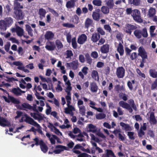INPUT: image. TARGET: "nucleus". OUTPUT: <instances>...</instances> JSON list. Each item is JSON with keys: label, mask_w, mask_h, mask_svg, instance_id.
I'll return each mask as SVG.
<instances>
[{"label": "nucleus", "mask_w": 157, "mask_h": 157, "mask_svg": "<svg viewBox=\"0 0 157 157\" xmlns=\"http://www.w3.org/2000/svg\"><path fill=\"white\" fill-rule=\"evenodd\" d=\"M63 26L67 28H73L75 27V25L71 24L69 23H64L62 24Z\"/></svg>", "instance_id": "nucleus-52"}, {"label": "nucleus", "mask_w": 157, "mask_h": 157, "mask_svg": "<svg viewBox=\"0 0 157 157\" xmlns=\"http://www.w3.org/2000/svg\"><path fill=\"white\" fill-rule=\"evenodd\" d=\"M26 30L28 33V34L31 36L32 37L33 36V30L31 26L28 24L25 25Z\"/></svg>", "instance_id": "nucleus-29"}, {"label": "nucleus", "mask_w": 157, "mask_h": 157, "mask_svg": "<svg viewBox=\"0 0 157 157\" xmlns=\"http://www.w3.org/2000/svg\"><path fill=\"white\" fill-rule=\"evenodd\" d=\"M17 34L18 36L21 37L23 35L24 31L22 28L19 26H17Z\"/></svg>", "instance_id": "nucleus-27"}, {"label": "nucleus", "mask_w": 157, "mask_h": 157, "mask_svg": "<svg viewBox=\"0 0 157 157\" xmlns=\"http://www.w3.org/2000/svg\"><path fill=\"white\" fill-rule=\"evenodd\" d=\"M93 22V20L88 18H87L86 20L85 23V27L86 28H88L89 27L91 26Z\"/></svg>", "instance_id": "nucleus-24"}, {"label": "nucleus", "mask_w": 157, "mask_h": 157, "mask_svg": "<svg viewBox=\"0 0 157 157\" xmlns=\"http://www.w3.org/2000/svg\"><path fill=\"white\" fill-rule=\"evenodd\" d=\"M149 73L150 76L153 78H156L157 77V72L154 70H150Z\"/></svg>", "instance_id": "nucleus-42"}, {"label": "nucleus", "mask_w": 157, "mask_h": 157, "mask_svg": "<svg viewBox=\"0 0 157 157\" xmlns=\"http://www.w3.org/2000/svg\"><path fill=\"white\" fill-rule=\"evenodd\" d=\"M92 3L94 5L100 6L101 5L102 2L101 0H94Z\"/></svg>", "instance_id": "nucleus-50"}, {"label": "nucleus", "mask_w": 157, "mask_h": 157, "mask_svg": "<svg viewBox=\"0 0 157 157\" xmlns=\"http://www.w3.org/2000/svg\"><path fill=\"white\" fill-rule=\"evenodd\" d=\"M87 37L84 34L81 35L78 38L77 40L78 43L80 44H83L86 40Z\"/></svg>", "instance_id": "nucleus-10"}, {"label": "nucleus", "mask_w": 157, "mask_h": 157, "mask_svg": "<svg viewBox=\"0 0 157 157\" xmlns=\"http://www.w3.org/2000/svg\"><path fill=\"white\" fill-rule=\"evenodd\" d=\"M119 104L123 108L128 109L130 113H132V109L130 105L127 103L121 101L119 102Z\"/></svg>", "instance_id": "nucleus-11"}, {"label": "nucleus", "mask_w": 157, "mask_h": 157, "mask_svg": "<svg viewBox=\"0 0 157 157\" xmlns=\"http://www.w3.org/2000/svg\"><path fill=\"white\" fill-rule=\"evenodd\" d=\"M95 150L98 151L99 153H101L103 151V150L102 149H101L98 147H97L95 148L94 147L92 148L91 151L92 153H95Z\"/></svg>", "instance_id": "nucleus-45"}, {"label": "nucleus", "mask_w": 157, "mask_h": 157, "mask_svg": "<svg viewBox=\"0 0 157 157\" xmlns=\"http://www.w3.org/2000/svg\"><path fill=\"white\" fill-rule=\"evenodd\" d=\"M40 148L41 150L44 153H46L48 151V147L46 144L43 141L40 142Z\"/></svg>", "instance_id": "nucleus-21"}, {"label": "nucleus", "mask_w": 157, "mask_h": 157, "mask_svg": "<svg viewBox=\"0 0 157 157\" xmlns=\"http://www.w3.org/2000/svg\"><path fill=\"white\" fill-rule=\"evenodd\" d=\"M120 124L123 128L126 131H131L132 128L128 124H125L123 122H121Z\"/></svg>", "instance_id": "nucleus-26"}, {"label": "nucleus", "mask_w": 157, "mask_h": 157, "mask_svg": "<svg viewBox=\"0 0 157 157\" xmlns=\"http://www.w3.org/2000/svg\"><path fill=\"white\" fill-rule=\"evenodd\" d=\"M36 107V104H33V106H31V110H32L35 112L30 113V114L35 120H37L39 121H41L44 119V115L39 112Z\"/></svg>", "instance_id": "nucleus-1"}, {"label": "nucleus", "mask_w": 157, "mask_h": 157, "mask_svg": "<svg viewBox=\"0 0 157 157\" xmlns=\"http://www.w3.org/2000/svg\"><path fill=\"white\" fill-rule=\"evenodd\" d=\"M157 87V79H156L152 84L151 89L154 90Z\"/></svg>", "instance_id": "nucleus-64"}, {"label": "nucleus", "mask_w": 157, "mask_h": 157, "mask_svg": "<svg viewBox=\"0 0 157 157\" xmlns=\"http://www.w3.org/2000/svg\"><path fill=\"white\" fill-rule=\"evenodd\" d=\"M105 115L104 113H99L96 116V118L98 119H101L105 117Z\"/></svg>", "instance_id": "nucleus-57"}, {"label": "nucleus", "mask_w": 157, "mask_h": 157, "mask_svg": "<svg viewBox=\"0 0 157 157\" xmlns=\"http://www.w3.org/2000/svg\"><path fill=\"white\" fill-rule=\"evenodd\" d=\"M134 33L135 36L137 38H140L141 37L142 33L141 31L138 30H135Z\"/></svg>", "instance_id": "nucleus-41"}, {"label": "nucleus", "mask_w": 157, "mask_h": 157, "mask_svg": "<svg viewBox=\"0 0 157 157\" xmlns=\"http://www.w3.org/2000/svg\"><path fill=\"white\" fill-rule=\"evenodd\" d=\"M155 13V9L151 8L149 11L148 15L149 17H153Z\"/></svg>", "instance_id": "nucleus-44"}, {"label": "nucleus", "mask_w": 157, "mask_h": 157, "mask_svg": "<svg viewBox=\"0 0 157 157\" xmlns=\"http://www.w3.org/2000/svg\"><path fill=\"white\" fill-rule=\"evenodd\" d=\"M25 121L27 123L35 126L40 127V125L31 117L28 116L27 114L25 115Z\"/></svg>", "instance_id": "nucleus-7"}, {"label": "nucleus", "mask_w": 157, "mask_h": 157, "mask_svg": "<svg viewBox=\"0 0 157 157\" xmlns=\"http://www.w3.org/2000/svg\"><path fill=\"white\" fill-rule=\"evenodd\" d=\"M123 35L121 34H118V41H120L119 44V47L118 46V52H119L121 56H122L124 52V50L123 46L122 44L123 43V42L122 39L123 37Z\"/></svg>", "instance_id": "nucleus-5"}, {"label": "nucleus", "mask_w": 157, "mask_h": 157, "mask_svg": "<svg viewBox=\"0 0 157 157\" xmlns=\"http://www.w3.org/2000/svg\"><path fill=\"white\" fill-rule=\"evenodd\" d=\"M75 4V3L70 1H69L67 2L66 6L67 8L70 9L74 7Z\"/></svg>", "instance_id": "nucleus-35"}, {"label": "nucleus", "mask_w": 157, "mask_h": 157, "mask_svg": "<svg viewBox=\"0 0 157 157\" xmlns=\"http://www.w3.org/2000/svg\"><path fill=\"white\" fill-rule=\"evenodd\" d=\"M72 45L73 48L74 49L77 48V44L76 41V38L75 37L73 38L71 40Z\"/></svg>", "instance_id": "nucleus-43"}, {"label": "nucleus", "mask_w": 157, "mask_h": 157, "mask_svg": "<svg viewBox=\"0 0 157 157\" xmlns=\"http://www.w3.org/2000/svg\"><path fill=\"white\" fill-rule=\"evenodd\" d=\"M46 136L48 138L49 140L51 143L52 144H55L56 143V140L54 138V136L55 135L52 134L51 135L49 133H47L46 134Z\"/></svg>", "instance_id": "nucleus-23"}, {"label": "nucleus", "mask_w": 157, "mask_h": 157, "mask_svg": "<svg viewBox=\"0 0 157 157\" xmlns=\"http://www.w3.org/2000/svg\"><path fill=\"white\" fill-rule=\"evenodd\" d=\"M66 91L67 93V95L66 96L65 98L67 102V104L68 105H69V104H70L71 103V94L70 92H68L67 91Z\"/></svg>", "instance_id": "nucleus-31"}, {"label": "nucleus", "mask_w": 157, "mask_h": 157, "mask_svg": "<svg viewBox=\"0 0 157 157\" xmlns=\"http://www.w3.org/2000/svg\"><path fill=\"white\" fill-rule=\"evenodd\" d=\"M10 42H7L6 44L4 45V48L7 52H8L10 47Z\"/></svg>", "instance_id": "nucleus-56"}, {"label": "nucleus", "mask_w": 157, "mask_h": 157, "mask_svg": "<svg viewBox=\"0 0 157 157\" xmlns=\"http://www.w3.org/2000/svg\"><path fill=\"white\" fill-rule=\"evenodd\" d=\"M149 121L151 124H154L156 123V120L155 118L154 113L153 112L150 113Z\"/></svg>", "instance_id": "nucleus-16"}, {"label": "nucleus", "mask_w": 157, "mask_h": 157, "mask_svg": "<svg viewBox=\"0 0 157 157\" xmlns=\"http://www.w3.org/2000/svg\"><path fill=\"white\" fill-rule=\"evenodd\" d=\"M90 87L91 91L94 93H96L98 89L96 83L94 82L91 83Z\"/></svg>", "instance_id": "nucleus-13"}, {"label": "nucleus", "mask_w": 157, "mask_h": 157, "mask_svg": "<svg viewBox=\"0 0 157 157\" xmlns=\"http://www.w3.org/2000/svg\"><path fill=\"white\" fill-rule=\"evenodd\" d=\"M140 14V12L137 10H134L132 12V16L133 18H136V17Z\"/></svg>", "instance_id": "nucleus-46"}, {"label": "nucleus", "mask_w": 157, "mask_h": 157, "mask_svg": "<svg viewBox=\"0 0 157 157\" xmlns=\"http://www.w3.org/2000/svg\"><path fill=\"white\" fill-rule=\"evenodd\" d=\"M33 140L35 141V144L36 146H38L39 145H41L40 144V142L43 141L42 140H39V138L37 137H36L35 138L33 139Z\"/></svg>", "instance_id": "nucleus-55"}, {"label": "nucleus", "mask_w": 157, "mask_h": 157, "mask_svg": "<svg viewBox=\"0 0 157 157\" xmlns=\"http://www.w3.org/2000/svg\"><path fill=\"white\" fill-rule=\"evenodd\" d=\"M85 57L87 63L89 65H91L93 61V60L91 58L89 54L86 53L85 54Z\"/></svg>", "instance_id": "nucleus-30"}, {"label": "nucleus", "mask_w": 157, "mask_h": 157, "mask_svg": "<svg viewBox=\"0 0 157 157\" xmlns=\"http://www.w3.org/2000/svg\"><path fill=\"white\" fill-rule=\"evenodd\" d=\"M100 10L99 9H95V11L93 12L92 17L94 20L98 21L101 17V14L100 13Z\"/></svg>", "instance_id": "nucleus-9"}, {"label": "nucleus", "mask_w": 157, "mask_h": 157, "mask_svg": "<svg viewBox=\"0 0 157 157\" xmlns=\"http://www.w3.org/2000/svg\"><path fill=\"white\" fill-rule=\"evenodd\" d=\"M140 0H128L129 3L135 6H139L140 4Z\"/></svg>", "instance_id": "nucleus-36"}, {"label": "nucleus", "mask_w": 157, "mask_h": 157, "mask_svg": "<svg viewBox=\"0 0 157 157\" xmlns=\"http://www.w3.org/2000/svg\"><path fill=\"white\" fill-rule=\"evenodd\" d=\"M100 35L99 33H94L92 34L91 38V40L93 42H96L99 39Z\"/></svg>", "instance_id": "nucleus-22"}, {"label": "nucleus", "mask_w": 157, "mask_h": 157, "mask_svg": "<svg viewBox=\"0 0 157 157\" xmlns=\"http://www.w3.org/2000/svg\"><path fill=\"white\" fill-rule=\"evenodd\" d=\"M136 29V27L133 25L127 24L124 28V31L127 33L131 34L132 33L131 30Z\"/></svg>", "instance_id": "nucleus-12"}, {"label": "nucleus", "mask_w": 157, "mask_h": 157, "mask_svg": "<svg viewBox=\"0 0 157 157\" xmlns=\"http://www.w3.org/2000/svg\"><path fill=\"white\" fill-rule=\"evenodd\" d=\"M109 45L108 44H104L100 48V51L103 53H107L109 52Z\"/></svg>", "instance_id": "nucleus-14"}, {"label": "nucleus", "mask_w": 157, "mask_h": 157, "mask_svg": "<svg viewBox=\"0 0 157 157\" xmlns=\"http://www.w3.org/2000/svg\"><path fill=\"white\" fill-rule=\"evenodd\" d=\"M80 114L83 116L85 115V107L84 105L79 106Z\"/></svg>", "instance_id": "nucleus-47"}, {"label": "nucleus", "mask_w": 157, "mask_h": 157, "mask_svg": "<svg viewBox=\"0 0 157 157\" xmlns=\"http://www.w3.org/2000/svg\"><path fill=\"white\" fill-rule=\"evenodd\" d=\"M138 52V55L141 57L143 60H144L145 59H147V53L142 47H140L139 48Z\"/></svg>", "instance_id": "nucleus-6"}, {"label": "nucleus", "mask_w": 157, "mask_h": 157, "mask_svg": "<svg viewBox=\"0 0 157 157\" xmlns=\"http://www.w3.org/2000/svg\"><path fill=\"white\" fill-rule=\"evenodd\" d=\"M109 8L107 6H103L101 7L102 12L105 14H107L109 13Z\"/></svg>", "instance_id": "nucleus-32"}, {"label": "nucleus", "mask_w": 157, "mask_h": 157, "mask_svg": "<svg viewBox=\"0 0 157 157\" xmlns=\"http://www.w3.org/2000/svg\"><path fill=\"white\" fill-rule=\"evenodd\" d=\"M111 25L113 26L112 30L113 32H116L117 31V27L118 26V24L113 22Z\"/></svg>", "instance_id": "nucleus-61"}, {"label": "nucleus", "mask_w": 157, "mask_h": 157, "mask_svg": "<svg viewBox=\"0 0 157 157\" xmlns=\"http://www.w3.org/2000/svg\"><path fill=\"white\" fill-rule=\"evenodd\" d=\"M56 48L55 43L53 41H48L46 43L45 48L49 51L54 50Z\"/></svg>", "instance_id": "nucleus-8"}, {"label": "nucleus", "mask_w": 157, "mask_h": 157, "mask_svg": "<svg viewBox=\"0 0 157 157\" xmlns=\"http://www.w3.org/2000/svg\"><path fill=\"white\" fill-rule=\"evenodd\" d=\"M54 34L51 31H47L44 35L45 39L50 40L52 39L54 37Z\"/></svg>", "instance_id": "nucleus-19"}, {"label": "nucleus", "mask_w": 157, "mask_h": 157, "mask_svg": "<svg viewBox=\"0 0 157 157\" xmlns=\"http://www.w3.org/2000/svg\"><path fill=\"white\" fill-rule=\"evenodd\" d=\"M106 4L107 6L110 9H112L113 8L114 4L113 0H108L106 2Z\"/></svg>", "instance_id": "nucleus-39"}, {"label": "nucleus", "mask_w": 157, "mask_h": 157, "mask_svg": "<svg viewBox=\"0 0 157 157\" xmlns=\"http://www.w3.org/2000/svg\"><path fill=\"white\" fill-rule=\"evenodd\" d=\"M91 75L92 78L95 80H96L97 77L99 79L98 73L96 70H94L92 71Z\"/></svg>", "instance_id": "nucleus-34"}, {"label": "nucleus", "mask_w": 157, "mask_h": 157, "mask_svg": "<svg viewBox=\"0 0 157 157\" xmlns=\"http://www.w3.org/2000/svg\"><path fill=\"white\" fill-rule=\"evenodd\" d=\"M14 17L17 20H21L23 19L25 14L22 10L19 8L14 9Z\"/></svg>", "instance_id": "nucleus-2"}, {"label": "nucleus", "mask_w": 157, "mask_h": 157, "mask_svg": "<svg viewBox=\"0 0 157 157\" xmlns=\"http://www.w3.org/2000/svg\"><path fill=\"white\" fill-rule=\"evenodd\" d=\"M103 157H116L113 152L110 149L106 150V153L103 154Z\"/></svg>", "instance_id": "nucleus-18"}, {"label": "nucleus", "mask_w": 157, "mask_h": 157, "mask_svg": "<svg viewBox=\"0 0 157 157\" xmlns=\"http://www.w3.org/2000/svg\"><path fill=\"white\" fill-rule=\"evenodd\" d=\"M46 13V11L45 9L42 8L39 9V14L40 16H42L43 17H45Z\"/></svg>", "instance_id": "nucleus-40"}, {"label": "nucleus", "mask_w": 157, "mask_h": 157, "mask_svg": "<svg viewBox=\"0 0 157 157\" xmlns=\"http://www.w3.org/2000/svg\"><path fill=\"white\" fill-rule=\"evenodd\" d=\"M40 77L41 80L44 82H47L49 83L52 86V83L51 79L50 78H48L47 79L43 77L42 76H40Z\"/></svg>", "instance_id": "nucleus-38"}, {"label": "nucleus", "mask_w": 157, "mask_h": 157, "mask_svg": "<svg viewBox=\"0 0 157 157\" xmlns=\"http://www.w3.org/2000/svg\"><path fill=\"white\" fill-rule=\"evenodd\" d=\"M7 25L4 20H0V29L2 31H5L7 29Z\"/></svg>", "instance_id": "nucleus-25"}, {"label": "nucleus", "mask_w": 157, "mask_h": 157, "mask_svg": "<svg viewBox=\"0 0 157 157\" xmlns=\"http://www.w3.org/2000/svg\"><path fill=\"white\" fill-rule=\"evenodd\" d=\"M7 27L11 26L13 22V19L11 17H7L4 20Z\"/></svg>", "instance_id": "nucleus-17"}, {"label": "nucleus", "mask_w": 157, "mask_h": 157, "mask_svg": "<svg viewBox=\"0 0 157 157\" xmlns=\"http://www.w3.org/2000/svg\"><path fill=\"white\" fill-rule=\"evenodd\" d=\"M135 81L132 80L131 82L128 81L127 82V85L130 90H132L133 88V85L134 84Z\"/></svg>", "instance_id": "nucleus-49"}, {"label": "nucleus", "mask_w": 157, "mask_h": 157, "mask_svg": "<svg viewBox=\"0 0 157 157\" xmlns=\"http://www.w3.org/2000/svg\"><path fill=\"white\" fill-rule=\"evenodd\" d=\"M31 105L29 104L26 103H24L21 104L20 106V109L21 110H27V109H28L31 110Z\"/></svg>", "instance_id": "nucleus-15"}, {"label": "nucleus", "mask_w": 157, "mask_h": 157, "mask_svg": "<svg viewBox=\"0 0 157 157\" xmlns=\"http://www.w3.org/2000/svg\"><path fill=\"white\" fill-rule=\"evenodd\" d=\"M134 132H127V135L128 136L129 138L131 140H134L135 137L134 136Z\"/></svg>", "instance_id": "nucleus-51"}, {"label": "nucleus", "mask_w": 157, "mask_h": 157, "mask_svg": "<svg viewBox=\"0 0 157 157\" xmlns=\"http://www.w3.org/2000/svg\"><path fill=\"white\" fill-rule=\"evenodd\" d=\"M155 29V27L154 26H151L150 27V35L151 36H153L155 35V34L154 33Z\"/></svg>", "instance_id": "nucleus-53"}, {"label": "nucleus", "mask_w": 157, "mask_h": 157, "mask_svg": "<svg viewBox=\"0 0 157 157\" xmlns=\"http://www.w3.org/2000/svg\"><path fill=\"white\" fill-rule=\"evenodd\" d=\"M97 31L98 33L102 35H104L105 34V32L101 28L99 27L98 28Z\"/></svg>", "instance_id": "nucleus-62"}, {"label": "nucleus", "mask_w": 157, "mask_h": 157, "mask_svg": "<svg viewBox=\"0 0 157 157\" xmlns=\"http://www.w3.org/2000/svg\"><path fill=\"white\" fill-rule=\"evenodd\" d=\"M71 36L70 34L68 33L66 35L67 41L68 43H70L71 41Z\"/></svg>", "instance_id": "nucleus-63"}, {"label": "nucleus", "mask_w": 157, "mask_h": 157, "mask_svg": "<svg viewBox=\"0 0 157 157\" xmlns=\"http://www.w3.org/2000/svg\"><path fill=\"white\" fill-rule=\"evenodd\" d=\"M87 131L88 132L95 133L97 132V129L95 126L92 124H90L88 125Z\"/></svg>", "instance_id": "nucleus-20"}, {"label": "nucleus", "mask_w": 157, "mask_h": 157, "mask_svg": "<svg viewBox=\"0 0 157 157\" xmlns=\"http://www.w3.org/2000/svg\"><path fill=\"white\" fill-rule=\"evenodd\" d=\"M134 20L138 22H142V20L141 18L140 14H139L138 16L136 17V18H133Z\"/></svg>", "instance_id": "nucleus-59"}, {"label": "nucleus", "mask_w": 157, "mask_h": 157, "mask_svg": "<svg viewBox=\"0 0 157 157\" xmlns=\"http://www.w3.org/2000/svg\"><path fill=\"white\" fill-rule=\"evenodd\" d=\"M56 44L57 48L59 49L62 48L63 47L62 42L59 40H57L56 41Z\"/></svg>", "instance_id": "nucleus-48"}, {"label": "nucleus", "mask_w": 157, "mask_h": 157, "mask_svg": "<svg viewBox=\"0 0 157 157\" xmlns=\"http://www.w3.org/2000/svg\"><path fill=\"white\" fill-rule=\"evenodd\" d=\"M124 73L125 70L123 67L118 68V78H123L124 76Z\"/></svg>", "instance_id": "nucleus-28"}, {"label": "nucleus", "mask_w": 157, "mask_h": 157, "mask_svg": "<svg viewBox=\"0 0 157 157\" xmlns=\"http://www.w3.org/2000/svg\"><path fill=\"white\" fill-rule=\"evenodd\" d=\"M66 52L67 56L66 57V58H71L73 55V52L71 50H67Z\"/></svg>", "instance_id": "nucleus-54"}, {"label": "nucleus", "mask_w": 157, "mask_h": 157, "mask_svg": "<svg viewBox=\"0 0 157 157\" xmlns=\"http://www.w3.org/2000/svg\"><path fill=\"white\" fill-rule=\"evenodd\" d=\"M56 150L53 151H48L49 154H52L54 153L55 154H59L64 150H67V147L65 146L61 145H57L56 146Z\"/></svg>", "instance_id": "nucleus-3"}, {"label": "nucleus", "mask_w": 157, "mask_h": 157, "mask_svg": "<svg viewBox=\"0 0 157 157\" xmlns=\"http://www.w3.org/2000/svg\"><path fill=\"white\" fill-rule=\"evenodd\" d=\"M8 98L5 96H2V97L5 100V101L7 103L11 102L12 103L15 104H19L20 103V101L16 99L13 96L8 95Z\"/></svg>", "instance_id": "nucleus-4"}, {"label": "nucleus", "mask_w": 157, "mask_h": 157, "mask_svg": "<svg viewBox=\"0 0 157 157\" xmlns=\"http://www.w3.org/2000/svg\"><path fill=\"white\" fill-rule=\"evenodd\" d=\"M104 29L105 30L109 33L112 32V29L110 26L109 25H104Z\"/></svg>", "instance_id": "nucleus-60"}, {"label": "nucleus", "mask_w": 157, "mask_h": 157, "mask_svg": "<svg viewBox=\"0 0 157 157\" xmlns=\"http://www.w3.org/2000/svg\"><path fill=\"white\" fill-rule=\"evenodd\" d=\"M19 87L17 88H13L12 89V92L17 96H19L21 95V94L20 92V90Z\"/></svg>", "instance_id": "nucleus-33"}, {"label": "nucleus", "mask_w": 157, "mask_h": 157, "mask_svg": "<svg viewBox=\"0 0 157 157\" xmlns=\"http://www.w3.org/2000/svg\"><path fill=\"white\" fill-rule=\"evenodd\" d=\"M71 64L72 69L74 70H76L78 67V61L77 60L73 61L71 62Z\"/></svg>", "instance_id": "nucleus-37"}, {"label": "nucleus", "mask_w": 157, "mask_h": 157, "mask_svg": "<svg viewBox=\"0 0 157 157\" xmlns=\"http://www.w3.org/2000/svg\"><path fill=\"white\" fill-rule=\"evenodd\" d=\"M91 56L94 58H97L98 56V52L96 51L92 52L91 54Z\"/></svg>", "instance_id": "nucleus-58"}]
</instances>
